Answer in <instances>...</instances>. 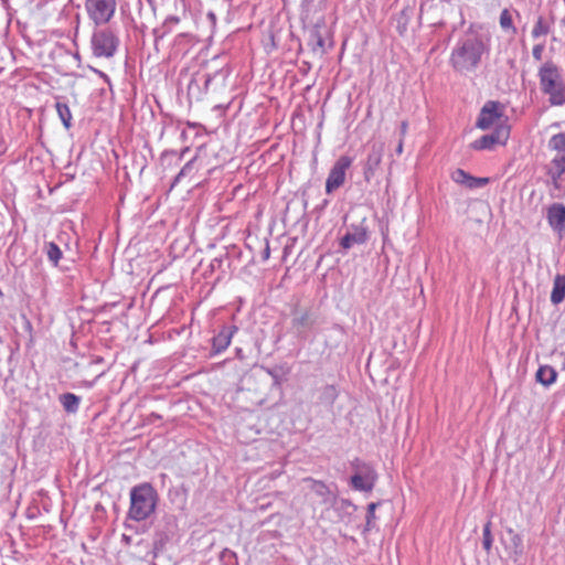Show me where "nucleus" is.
Here are the masks:
<instances>
[{"label": "nucleus", "mask_w": 565, "mask_h": 565, "mask_svg": "<svg viewBox=\"0 0 565 565\" xmlns=\"http://www.w3.org/2000/svg\"><path fill=\"white\" fill-rule=\"evenodd\" d=\"M259 380L260 376L255 373L245 375L242 379V386L237 392V398H243L245 393L252 391L253 386L257 384Z\"/></svg>", "instance_id": "4be33fe9"}, {"label": "nucleus", "mask_w": 565, "mask_h": 565, "mask_svg": "<svg viewBox=\"0 0 565 565\" xmlns=\"http://www.w3.org/2000/svg\"><path fill=\"white\" fill-rule=\"evenodd\" d=\"M338 395L339 393L334 385H326L322 387L319 398L322 404L332 405Z\"/></svg>", "instance_id": "b1692460"}, {"label": "nucleus", "mask_w": 565, "mask_h": 565, "mask_svg": "<svg viewBox=\"0 0 565 565\" xmlns=\"http://www.w3.org/2000/svg\"><path fill=\"white\" fill-rule=\"evenodd\" d=\"M58 399L66 413L75 414L79 408L81 397L73 393H64Z\"/></svg>", "instance_id": "aec40b11"}, {"label": "nucleus", "mask_w": 565, "mask_h": 565, "mask_svg": "<svg viewBox=\"0 0 565 565\" xmlns=\"http://www.w3.org/2000/svg\"><path fill=\"white\" fill-rule=\"evenodd\" d=\"M45 252L49 260L52 262L54 266H57L58 260L62 258L60 247L54 242H50L45 244Z\"/></svg>", "instance_id": "393cba45"}, {"label": "nucleus", "mask_w": 565, "mask_h": 565, "mask_svg": "<svg viewBox=\"0 0 565 565\" xmlns=\"http://www.w3.org/2000/svg\"><path fill=\"white\" fill-rule=\"evenodd\" d=\"M236 330V327H223L221 331L212 339L213 352L221 353L226 350Z\"/></svg>", "instance_id": "2eb2a0df"}, {"label": "nucleus", "mask_w": 565, "mask_h": 565, "mask_svg": "<svg viewBox=\"0 0 565 565\" xmlns=\"http://www.w3.org/2000/svg\"><path fill=\"white\" fill-rule=\"evenodd\" d=\"M265 399V394L259 387H255L250 403L253 406L260 405Z\"/></svg>", "instance_id": "72a5a7b5"}, {"label": "nucleus", "mask_w": 565, "mask_h": 565, "mask_svg": "<svg viewBox=\"0 0 565 565\" xmlns=\"http://www.w3.org/2000/svg\"><path fill=\"white\" fill-rule=\"evenodd\" d=\"M302 482L307 484V489L309 490L307 495H313L316 503L322 505H331L333 503L334 494L323 481L308 477L302 479Z\"/></svg>", "instance_id": "9b49d317"}, {"label": "nucleus", "mask_w": 565, "mask_h": 565, "mask_svg": "<svg viewBox=\"0 0 565 565\" xmlns=\"http://www.w3.org/2000/svg\"><path fill=\"white\" fill-rule=\"evenodd\" d=\"M510 135L508 126L497 127L493 132L482 136L471 143V148L475 150H488L492 149L495 145H505Z\"/></svg>", "instance_id": "9d476101"}, {"label": "nucleus", "mask_w": 565, "mask_h": 565, "mask_svg": "<svg viewBox=\"0 0 565 565\" xmlns=\"http://www.w3.org/2000/svg\"><path fill=\"white\" fill-rule=\"evenodd\" d=\"M500 26L504 31H510L512 34L516 33V28L513 25L512 13L508 9H503L500 14Z\"/></svg>", "instance_id": "a878e982"}, {"label": "nucleus", "mask_w": 565, "mask_h": 565, "mask_svg": "<svg viewBox=\"0 0 565 565\" xmlns=\"http://www.w3.org/2000/svg\"><path fill=\"white\" fill-rule=\"evenodd\" d=\"M384 154V143L374 142L370 147L367 158L364 163L363 174L366 182H370L381 166Z\"/></svg>", "instance_id": "f8f14e48"}, {"label": "nucleus", "mask_w": 565, "mask_h": 565, "mask_svg": "<svg viewBox=\"0 0 565 565\" xmlns=\"http://www.w3.org/2000/svg\"><path fill=\"white\" fill-rule=\"evenodd\" d=\"M194 160L195 159H192L190 161H188L183 168L181 169V171L178 173V175L175 177L174 179V183L177 182H180L182 178H184L185 175H188L192 169H193V163H194Z\"/></svg>", "instance_id": "473e14b6"}, {"label": "nucleus", "mask_w": 565, "mask_h": 565, "mask_svg": "<svg viewBox=\"0 0 565 565\" xmlns=\"http://www.w3.org/2000/svg\"><path fill=\"white\" fill-rule=\"evenodd\" d=\"M550 146L557 150L558 153L565 152V132L553 136L550 140Z\"/></svg>", "instance_id": "c85d7f7f"}, {"label": "nucleus", "mask_w": 565, "mask_h": 565, "mask_svg": "<svg viewBox=\"0 0 565 565\" xmlns=\"http://www.w3.org/2000/svg\"><path fill=\"white\" fill-rule=\"evenodd\" d=\"M547 174L551 177L555 189H561V182L565 177V152L557 153L554 157L548 167Z\"/></svg>", "instance_id": "4468645a"}, {"label": "nucleus", "mask_w": 565, "mask_h": 565, "mask_svg": "<svg viewBox=\"0 0 565 565\" xmlns=\"http://www.w3.org/2000/svg\"><path fill=\"white\" fill-rule=\"evenodd\" d=\"M158 502L156 489L148 482L135 486L130 490L128 519L140 522L154 513Z\"/></svg>", "instance_id": "f03ea898"}, {"label": "nucleus", "mask_w": 565, "mask_h": 565, "mask_svg": "<svg viewBox=\"0 0 565 565\" xmlns=\"http://www.w3.org/2000/svg\"><path fill=\"white\" fill-rule=\"evenodd\" d=\"M550 32V25L545 22V20L540 17L532 30V36L534 39H537L540 36H544L546 34H548Z\"/></svg>", "instance_id": "bb28decb"}, {"label": "nucleus", "mask_w": 565, "mask_h": 565, "mask_svg": "<svg viewBox=\"0 0 565 565\" xmlns=\"http://www.w3.org/2000/svg\"><path fill=\"white\" fill-rule=\"evenodd\" d=\"M367 241V231L362 226H356L348 232L340 242L341 247L349 249L354 245L364 244Z\"/></svg>", "instance_id": "dca6fc26"}, {"label": "nucleus", "mask_w": 565, "mask_h": 565, "mask_svg": "<svg viewBox=\"0 0 565 565\" xmlns=\"http://www.w3.org/2000/svg\"><path fill=\"white\" fill-rule=\"evenodd\" d=\"M546 218L553 231L561 236L565 233V205L563 203H553L547 209Z\"/></svg>", "instance_id": "ddd939ff"}, {"label": "nucleus", "mask_w": 565, "mask_h": 565, "mask_svg": "<svg viewBox=\"0 0 565 565\" xmlns=\"http://www.w3.org/2000/svg\"><path fill=\"white\" fill-rule=\"evenodd\" d=\"M352 468L354 473L351 477V487L363 492L372 491L377 479L374 468L360 459L352 461Z\"/></svg>", "instance_id": "20e7f679"}, {"label": "nucleus", "mask_w": 565, "mask_h": 565, "mask_svg": "<svg viewBox=\"0 0 565 565\" xmlns=\"http://www.w3.org/2000/svg\"><path fill=\"white\" fill-rule=\"evenodd\" d=\"M169 21H171V22H173V23H178V22H179V19H178V18H175V17H171L170 19H168V20H167V22H169Z\"/></svg>", "instance_id": "58836bf2"}, {"label": "nucleus", "mask_w": 565, "mask_h": 565, "mask_svg": "<svg viewBox=\"0 0 565 565\" xmlns=\"http://www.w3.org/2000/svg\"><path fill=\"white\" fill-rule=\"evenodd\" d=\"M116 0H86L85 10L96 25L108 23L115 14Z\"/></svg>", "instance_id": "39448f33"}, {"label": "nucleus", "mask_w": 565, "mask_h": 565, "mask_svg": "<svg viewBox=\"0 0 565 565\" xmlns=\"http://www.w3.org/2000/svg\"><path fill=\"white\" fill-rule=\"evenodd\" d=\"M352 159L348 156H341L331 168L326 181V192L331 194L343 185L345 181V172L351 167Z\"/></svg>", "instance_id": "1a4fd4ad"}, {"label": "nucleus", "mask_w": 565, "mask_h": 565, "mask_svg": "<svg viewBox=\"0 0 565 565\" xmlns=\"http://www.w3.org/2000/svg\"><path fill=\"white\" fill-rule=\"evenodd\" d=\"M124 540H125V542H129L130 539L128 536L124 535Z\"/></svg>", "instance_id": "a19ab883"}, {"label": "nucleus", "mask_w": 565, "mask_h": 565, "mask_svg": "<svg viewBox=\"0 0 565 565\" xmlns=\"http://www.w3.org/2000/svg\"><path fill=\"white\" fill-rule=\"evenodd\" d=\"M406 130H407V122L406 121H403L401 124V134L402 135H405L406 134Z\"/></svg>", "instance_id": "4c0bfd02"}, {"label": "nucleus", "mask_w": 565, "mask_h": 565, "mask_svg": "<svg viewBox=\"0 0 565 565\" xmlns=\"http://www.w3.org/2000/svg\"><path fill=\"white\" fill-rule=\"evenodd\" d=\"M540 89L548 96V102L553 106L565 104V82L561 70L552 61L542 64L537 72Z\"/></svg>", "instance_id": "7ed1b4c3"}, {"label": "nucleus", "mask_w": 565, "mask_h": 565, "mask_svg": "<svg viewBox=\"0 0 565 565\" xmlns=\"http://www.w3.org/2000/svg\"><path fill=\"white\" fill-rule=\"evenodd\" d=\"M488 183H489V179L488 178H477V177L470 175L469 179H468V183H467L466 188H468V189H477V188L484 186Z\"/></svg>", "instance_id": "2f4dec72"}, {"label": "nucleus", "mask_w": 565, "mask_h": 565, "mask_svg": "<svg viewBox=\"0 0 565 565\" xmlns=\"http://www.w3.org/2000/svg\"><path fill=\"white\" fill-rule=\"evenodd\" d=\"M491 521H488L483 526V533H482V546L486 550L487 553H489L492 548L493 537L491 534Z\"/></svg>", "instance_id": "cd10ccee"}, {"label": "nucleus", "mask_w": 565, "mask_h": 565, "mask_svg": "<svg viewBox=\"0 0 565 565\" xmlns=\"http://www.w3.org/2000/svg\"><path fill=\"white\" fill-rule=\"evenodd\" d=\"M470 174L467 173L465 170L462 169H456L452 173H451V179L454 182L456 183H459V184H462L465 186H467V183H468V179H469Z\"/></svg>", "instance_id": "7c9ffc66"}, {"label": "nucleus", "mask_w": 565, "mask_h": 565, "mask_svg": "<svg viewBox=\"0 0 565 565\" xmlns=\"http://www.w3.org/2000/svg\"><path fill=\"white\" fill-rule=\"evenodd\" d=\"M557 377V372L554 367L550 365L540 366L536 372V381L543 384L544 386L552 385Z\"/></svg>", "instance_id": "412c9836"}, {"label": "nucleus", "mask_w": 565, "mask_h": 565, "mask_svg": "<svg viewBox=\"0 0 565 565\" xmlns=\"http://www.w3.org/2000/svg\"><path fill=\"white\" fill-rule=\"evenodd\" d=\"M94 72H95V73H97V74H98L102 78H104L107 83H109V82H110V81H109V77H108L105 73H103V72H100V71H98V70H94Z\"/></svg>", "instance_id": "e433bc0d"}, {"label": "nucleus", "mask_w": 565, "mask_h": 565, "mask_svg": "<svg viewBox=\"0 0 565 565\" xmlns=\"http://www.w3.org/2000/svg\"><path fill=\"white\" fill-rule=\"evenodd\" d=\"M543 51H544V45L543 44H536L533 46V50H532V55L533 57L536 60V61H541L542 60V55H543Z\"/></svg>", "instance_id": "c9c22d12"}, {"label": "nucleus", "mask_w": 565, "mask_h": 565, "mask_svg": "<svg viewBox=\"0 0 565 565\" xmlns=\"http://www.w3.org/2000/svg\"><path fill=\"white\" fill-rule=\"evenodd\" d=\"M308 45L315 53L323 54L326 52V43L323 34L321 33V29L318 25H315L309 30L308 33Z\"/></svg>", "instance_id": "a211bd4d"}, {"label": "nucleus", "mask_w": 565, "mask_h": 565, "mask_svg": "<svg viewBox=\"0 0 565 565\" xmlns=\"http://www.w3.org/2000/svg\"><path fill=\"white\" fill-rule=\"evenodd\" d=\"M402 150H403V142H402V141H399V143H398V146H397L396 151H397L398 153H401V152H402Z\"/></svg>", "instance_id": "ea45409f"}, {"label": "nucleus", "mask_w": 565, "mask_h": 565, "mask_svg": "<svg viewBox=\"0 0 565 565\" xmlns=\"http://www.w3.org/2000/svg\"><path fill=\"white\" fill-rule=\"evenodd\" d=\"M379 505V503L372 502L367 505V512H366V524L364 531H371V529L374 526V520H375V509Z\"/></svg>", "instance_id": "c756f323"}, {"label": "nucleus", "mask_w": 565, "mask_h": 565, "mask_svg": "<svg viewBox=\"0 0 565 565\" xmlns=\"http://www.w3.org/2000/svg\"><path fill=\"white\" fill-rule=\"evenodd\" d=\"M55 108L64 127L70 129L72 126V113L68 105L62 102H56Z\"/></svg>", "instance_id": "5701e85b"}, {"label": "nucleus", "mask_w": 565, "mask_h": 565, "mask_svg": "<svg viewBox=\"0 0 565 565\" xmlns=\"http://www.w3.org/2000/svg\"><path fill=\"white\" fill-rule=\"evenodd\" d=\"M503 105L500 102L488 100L480 110L476 127L482 130L503 125Z\"/></svg>", "instance_id": "423d86ee"}, {"label": "nucleus", "mask_w": 565, "mask_h": 565, "mask_svg": "<svg viewBox=\"0 0 565 565\" xmlns=\"http://www.w3.org/2000/svg\"><path fill=\"white\" fill-rule=\"evenodd\" d=\"M118 46V39L115 34L107 29L99 30L93 33L92 50L97 57H111Z\"/></svg>", "instance_id": "6e6552de"}, {"label": "nucleus", "mask_w": 565, "mask_h": 565, "mask_svg": "<svg viewBox=\"0 0 565 565\" xmlns=\"http://www.w3.org/2000/svg\"><path fill=\"white\" fill-rule=\"evenodd\" d=\"M164 541L163 537L160 536V539L154 540L153 542V548H152V557L156 558L158 554L163 550Z\"/></svg>", "instance_id": "f704fd0d"}, {"label": "nucleus", "mask_w": 565, "mask_h": 565, "mask_svg": "<svg viewBox=\"0 0 565 565\" xmlns=\"http://www.w3.org/2000/svg\"><path fill=\"white\" fill-rule=\"evenodd\" d=\"M318 321V313L311 307H295L291 311V328L295 333L305 338Z\"/></svg>", "instance_id": "0eeeda50"}, {"label": "nucleus", "mask_w": 565, "mask_h": 565, "mask_svg": "<svg viewBox=\"0 0 565 565\" xmlns=\"http://www.w3.org/2000/svg\"><path fill=\"white\" fill-rule=\"evenodd\" d=\"M565 298V276L557 275L554 278L551 301L554 305L561 303Z\"/></svg>", "instance_id": "6ab92c4d"}, {"label": "nucleus", "mask_w": 565, "mask_h": 565, "mask_svg": "<svg viewBox=\"0 0 565 565\" xmlns=\"http://www.w3.org/2000/svg\"><path fill=\"white\" fill-rule=\"evenodd\" d=\"M484 50V43L477 36L460 40L451 52L450 64L457 72H472L480 64Z\"/></svg>", "instance_id": "f257e3e1"}, {"label": "nucleus", "mask_w": 565, "mask_h": 565, "mask_svg": "<svg viewBox=\"0 0 565 565\" xmlns=\"http://www.w3.org/2000/svg\"><path fill=\"white\" fill-rule=\"evenodd\" d=\"M507 532L510 535V541L505 548L510 552L511 558L518 562L524 553L523 537L511 527Z\"/></svg>", "instance_id": "f3484780"}]
</instances>
